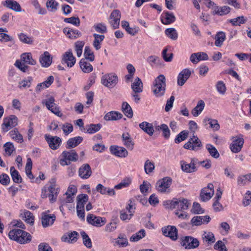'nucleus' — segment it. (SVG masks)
<instances>
[{
    "label": "nucleus",
    "mask_w": 251,
    "mask_h": 251,
    "mask_svg": "<svg viewBox=\"0 0 251 251\" xmlns=\"http://www.w3.org/2000/svg\"><path fill=\"white\" fill-rule=\"evenodd\" d=\"M49 183V185H46L42 189L41 197L43 199L49 198L50 202L53 203L56 201L60 190L56 184L55 178L51 179Z\"/></svg>",
    "instance_id": "obj_1"
},
{
    "label": "nucleus",
    "mask_w": 251,
    "mask_h": 251,
    "mask_svg": "<svg viewBox=\"0 0 251 251\" xmlns=\"http://www.w3.org/2000/svg\"><path fill=\"white\" fill-rule=\"evenodd\" d=\"M166 90V79L164 75H160L154 80L152 91L156 97L163 96Z\"/></svg>",
    "instance_id": "obj_2"
},
{
    "label": "nucleus",
    "mask_w": 251,
    "mask_h": 251,
    "mask_svg": "<svg viewBox=\"0 0 251 251\" xmlns=\"http://www.w3.org/2000/svg\"><path fill=\"white\" fill-rule=\"evenodd\" d=\"M78 160V155L75 150L70 151H63L61 154V158L60 163L62 166H66L70 164L71 162H75Z\"/></svg>",
    "instance_id": "obj_3"
},
{
    "label": "nucleus",
    "mask_w": 251,
    "mask_h": 251,
    "mask_svg": "<svg viewBox=\"0 0 251 251\" xmlns=\"http://www.w3.org/2000/svg\"><path fill=\"white\" fill-rule=\"evenodd\" d=\"M172 179L170 177H165L158 180L156 183V190L161 193H169Z\"/></svg>",
    "instance_id": "obj_4"
},
{
    "label": "nucleus",
    "mask_w": 251,
    "mask_h": 251,
    "mask_svg": "<svg viewBox=\"0 0 251 251\" xmlns=\"http://www.w3.org/2000/svg\"><path fill=\"white\" fill-rule=\"evenodd\" d=\"M180 244L185 249H192L198 247L200 243L197 238L187 236L182 238Z\"/></svg>",
    "instance_id": "obj_5"
},
{
    "label": "nucleus",
    "mask_w": 251,
    "mask_h": 251,
    "mask_svg": "<svg viewBox=\"0 0 251 251\" xmlns=\"http://www.w3.org/2000/svg\"><path fill=\"white\" fill-rule=\"evenodd\" d=\"M18 124V118L13 115L3 119V122L1 125V129L4 132H7L11 128L15 127Z\"/></svg>",
    "instance_id": "obj_6"
},
{
    "label": "nucleus",
    "mask_w": 251,
    "mask_h": 251,
    "mask_svg": "<svg viewBox=\"0 0 251 251\" xmlns=\"http://www.w3.org/2000/svg\"><path fill=\"white\" fill-rule=\"evenodd\" d=\"M54 99L52 97H49L43 101L42 103L45 104L47 108L56 116L61 117L63 114L59 110V107L54 103Z\"/></svg>",
    "instance_id": "obj_7"
},
{
    "label": "nucleus",
    "mask_w": 251,
    "mask_h": 251,
    "mask_svg": "<svg viewBox=\"0 0 251 251\" xmlns=\"http://www.w3.org/2000/svg\"><path fill=\"white\" fill-rule=\"evenodd\" d=\"M118 81L117 76L112 74L104 75L101 78L102 84L109 88L114 87L117 84Z\"/></svg>",
    "instance_id": "obj_8"
},
{
    "label": "nucleus",
    "mask_w": 251,
    "mask_h": 251,
    "mask_svg": "<svg viewBox=\"0 0 251 251\" xmlns=\"http://www.w3.org/2000/svg\"><path fill=\"white\" fill-rule=\"evenodd\" d=\"M202 146L201 142L199 138L193 134L188 142L184 145V148L186 149L192 151H197Z\"/></svg>",
    "instance_id": "obj_9"
},
{
    "label": "nucleus",
    "mask_w": 251,
    "mask_h": 251,
    "mask_svg": "<svg viewBox=\"0 0 251 251\" xmlns=\"http://www.w3.org/2000/svg\"><path fill=\"white\" fill-rule=\"evenodd\" d=\"M232 143L230 145V148L232 152L238 153L241 150L244 143V140L242 136L239 137H233Z\"/></svg>",
    "instance_id": "obj_10"
},
{
    "label": "nucleus",
    "mask_w": 251,
    "mask_h": 251,
    "mask_svg": "<svg viewBox=\"0 0 251 251\" xmlns=\"http://www.w3.org/2000/svg\"><path fill=\"white\" fill-rule=\"evenodd\" d=\"M214 194V186L212 183H209L206 187L203 188L201 193V199L202 201L209 200Z\"/></svg>",
    "instance_id": "obj_11"
},
{
    "label": "nucleus",
    "mask_w": 251,
    "mask_h": 251,
    "mask_svg": "<svg viewBox=\"0 0 251 251\" xmlns=\"http://www.w3.org/2000/svg\"><path fill=\"white\" fill-rule=\"evenodd\" d=\"M162 232L164 236L170 237L173 241L177 239V230L174 226H165L162 228Z\"/></svg>",
    "instance_id": "obj_12"
},
{
    "label": "nucleus",
    "mask_w": 251,
    "mask_h": 251,
    "mask_svg": "<svg viewBox=\"0 0 251 251\" xmlns=\"http://www.w3.org/2000/svg\"><path fill=\"white\" fill-rule=\"evenodd\" d=\"M192 72L189 69L182 70L177 76V85L180 86H183L191 76Z\"/></svg>",
    "instance_id": "obj_13"
},
{
    "label": "nucleus",
    "mask_w": 251,
    "mask_h": 251,
    "mask_svg": "<svg viewBox=\"0 0 251 251\" xmlns=\"http://www.w3.org/2000/svg\"><path fill=\"white\" fill-rule=\"evenodd\" d=\"M121 12L119 10H113L109 16V23L114 29L118 28L120 25Z\"/></svg>",
    "instance_id": "obj_14"
},
{
    "label": "nucleus",
    "mask_w": 251,
    "mask_h": 251,
    "mask_svg": "<svg viewBox=\"0 0 251 251\" xmlns=\"http://www.w3.org/2000/svg\"><path fill=\"white\" fill-rule=\"evenodd\" d=\"M45 139L49 144L50 148L53 150L57 149L61 143V138L57 136L45 135Z\"/></svg>",
    "instance_id": "obj_15"
},
{
    "label": "nucleus",
    "mask_w": 251,
    "mask_h": 251,
    "mask_svg": "<svg viewBox=\"0 0 251 251\" xmlns=\"http://www.w3.org/2000/svg\"><path fill=\"white\" fill-rule=\"evenodd\" d=\"M87 221L91 225L96 226H101L105 223V221L100 217H97L93 214H88L87 217Z\"/></svg>",
    "instance_id": "obj_16"
},
{
    "label": "nucleus",
    "mask_w": 251,
    "mask_h": 251,
    "mask_svg": "<svg viewBox=\"0 0 251 251\" xmlns=\"http://www.w3.org/2000/svg\"><path fill=\"white\" fill-rule=\"evenodd\" d=\"M210 218L209 216H196L191 220V225L192 226H199L202 224H206L210 222Z\"/></svg>",
    "instance_id": "obj_17"
},
{
    "label": "nucleus",
    "mask_w": 251,
    "mask_h": 251,
    "mask_svg": "<svg viewBox=\"0 0 251 251\" xmlns=\"http://www.w3.org/2000/svg\"><path fill=\"white\" fill-rule=\"evenodd\" d=\"M197 160L194 158L191 159L190 163H187L184 161H181L180 164L181 169L186 173H192L196 171V164Z\"/></svg>",
    "instance_id": "obj_18"
},
{
    "label": "nucleus",
    "mask_w": 251,
    "mask_h": 251,
    "mask_svg": "<svg viewBox=\"0 0 251 251\" xmlns=\"http://www.w3.org/2000/svg\"><path fill=\"white\" fill-rule=\"evenodd\" d=\"M110 151L112 154L118 157H126L128 155V151L124 147L111 146Z\"/></svg>",
    "instance_id": "obj_19"
},
{
    "label": "nucleus",
    "mask_w": 251,
    "mask_h": 251,
    "mask_svg": "<svg viewBox=\"0 0 251 251\" xmlns=\"http://www.w3.org/2000/svg\"><path fill=\"white\" fill-rule=\"evenodd\" d=\"M92 170L88 164L82 165L78 170V175L82 179H87L92 175Z\"/></svg>",
    "instance_id": "obj_20"
},
{
    "label": "nucleus",
    "mask_w": 251,
    "mask_h": 251,
    "mask_svg": "<svg viewBox=\"0 0 251 251\" xmlns=\"http://www.w3.org/2000/svg\"><path fill=\"white\" fill-rule=\"evenodd\" d=\"M42 224L44 227H48L51 226L54 221L56 217L54 214L49 215L45 212L42 213Z\"/></svg>",
    "instance_id": "obj_21"
},
{
    "label": "nucleus",
    "mask_w": 251,
    "mask_h": 251,
    "mask_svg": "<svg viewBox=\"0 0 251 251\" xmlns=\"http://www.w3.org/2000/svg\"><path fill=\"white\" fill-rule=\"evenodd\" d=\"M190 61L192 63H198L201 61L207 60L208 56L207 54L203 52L192 53L190 58Z\"/></svg>",
    "instance_id": "obj_22"
},
{
    "label": "nucleus",
    "mask_w": 251,
    "mask_h": 251,
    "mask_svg": "<svg viewBox=\"0 0 251 251\" xmlns=\"http://www.w3.org/2000/svg\"><path fill=\"white\" fill-rule=\"evenodd\" d=\"M3 5L6 7L16 12H19L21 11V7L20 5L15 0H6L3 2Z\"/></svg>",
    "instance_id": "obj_23"
},
{
    "label": "nucleus",
    "mask_w": 251,
    "mask_h": 251,
    "mask_svg": "<svg viewBox=\"0 0 251 251\" xmlns=\"http://www.w3.org/2000/svg\"><path fill=\"white\" fill-rule=\"evenodd\" d=\"M77 236L78 233L74 231L64 234L61 238V240L64 242L73 243L76 241Z\"/></svg>",
    "instance_id": "obj_24"
},
{
    "label": "nucleus",
    "mask_w": 251,
    "mask_h": 251,
    "mask_svg": "<svg viewBox=\"0 0 251 251\" xmlns=\"http://www.w3.org/2000/svg\"><path fill=\"white\" fill-rule=\"evenodd\" d=\"M161 21L164 25H169L176 21V17L172 13L164 12L162 14Z\"/></svg>",
    "instance_id": "obj_25"
},
{
    "label": "nucleus",
    "mask_w": 251,
    "mask_h": 251,
    "mask_svg": "<svg viewBox=\"0 0 251 251\" xmlns=\"http://www.w3.org/2000/svg\"><path fill=\"white\" fill-rule=\"evenodd\" d=\"M176 210L178 211H183L187 210L190 205V203L187 199L184 198L177 199L176 201Z\"/></svg>",
    "instance_id": "obj_26"
},
{
    "label": "nucleus",
    "mask_w": 251,
    "mask_h": 251,
    "mask_svg": "<svg viewBox=\"0 0 251 251\" xmlns=\"http://www.w3.org/2000/svg\"><path fill=\"white\" fill-rule=\"evenodd\" d=\"M231 9V8L227 5L221 7L217 6L214 8V11H213L212 14L224 16L229 13Z\"/></svg>",
    "instance_id": "obj_27"
},
{
    "label": "nucleus",
    "mask_w": 251,
    "mask_h": 251,
    "mask_svg": "<svg viewBox=\"0 0 251 251\" xmlns=\"http://www.w3.org/2000/svg\"><path fill=\"white\" fill-rule=\"evenodd\" d=\"M251 182V173H249L245 175H240L238 176L237 183L238 185L243 186L247 185Z\"/></svg>",
    "instance_id": "obj_28"
},
{
    "label": "nucleus",
    "mask_w": 251,
    "mask_h": 251,
    "mask_svg": "<svg viewBox=\"0 0 251 251\" xmlns=\"http://www.w3.org/2000/svg\"><path fill=\"white\" fill-rule=\"evenodd\" d=\"M139 127L150 136H152L154 133V128L152 124L143 122L139 124Z\"/></svg>",
    "instance_id": "obj_29"
},
{
    "label": "nucleus",
    "mask_w": 251,
    "mask_h": 251,
    "mask_svg": "<svg viewBox=\"0 0 251 251\" xmlns=\"http://www.w3.org/2000/svg\"><path fill=\"white\" fill-rule=\"evenodd\" d=\"M131 88L135 93H140L142 92L143 89V84L141 80L139 77H136L134 81L131 84Z\"/></svg>",
    "instance_id": "obj_30"
},
{
    "label": "nucleus",
    "mask_w": 251,
    "mask_h": 251,
    "mask_svg": "<svg viewBox=\"0 0 251 251\" xmlns=\"http://www.w3.org/2000/svg\"><path fill=\"white\" fill-rule=\"evenodd\" d=\"M122 140L124 144L129 150H132L134 147V143L128 133H124L122 135Z\"/></svg>",
    "instance_id": "obj_31"
},
{
    "label": "nucleus",
    "mask_w": 251,
    "mask_h": 251,
    "mask_svg": "<svg viewBox=\"0 0 251 251\" xmlns=\"http://www.w3.org/2000/svg\"><path fill=\"white\" fill-rule=\"evenodd\" d=\"M63 32L66 34L69 38L75 39L80 37L81 35L80 32L77 30H75L70 29L69 28H64L63 29Z\"/></svg>",
    "instance_id": "obj_32"
},
{
    "label": "nucleus",
    "mask_w": 251,
    "mask_h": 251,
    "mask_svg": "<svg viewBox=\"0 0 251 251\" xmlns=\"http://www.w3.org/2000/svg\"><path fill=\"white\" fill-rule=\"evenodd\" d=\"M122 118V114L115 111L108 112L104 117V119L106 121H116Z\"/></svg>",
    "instance_id": "obj_33"
},
{
    "label": "nucleus",
    "mask_w": 251,
    "mask_h": 251,
    "mask_svg": "<svg viewBox=\"0 0 251 251\" xmlns=\"http://www.w3.org/2000/svg\"><path fill=\"white\" fill-rule=\"evenodd\" d=\"M83 140V138L81 136H77L74 138L69 139L67 142V147L68 149L73 148L79 145Z\"/></svg>",
    "instance_id": "obj_34"
},
{
    "label": "nucleus",
    "mask_w": 251,
    "mask_h": 251,
    "mask_svg": "<svg viewBox=\"0 0 251 251\" xmlns=\"http://www.w3.org/2000/svg\"><path fill=\"white\" fill-rule=\"evenodd\" d=\"M53 80V77L50 76L46 81L37 85L36 88V91L40 92L42 89L49 87L52 83Z\"/></svg>",
    "instance_id": "obj_35"
},
{
    "label": "nucleus",
    "mask_w": 251,
    "mask_h": 251,
    "mask_svg": "<svg viewBox=\"0 0 251 251\" xmlns=\"http://www.w3.org/2000/svg\"><path fill=\"white\" fill-rule=\"evenodd\" d=\"M204 102L202 100L198 101L197 106L192 110V114L194 117L198 116L204 109Z\"/></svg>",
    "instance_id": "obj_36"
},
{
    "label": "nucleus",
    "mask_w": 251,
    "mask_h": 251,
    "mask_svg": "<svg viewBox=\"0 0 251 251\" xmlns=\"http://www.w3.org/2000/svg\"><path fill=\"white\" fill-rule=\"evenodd\" d=\"M9 134L10 137L17 142L19 143H22L23 142L24 140L23 136L19 133L18 130L17 128H14L11 130Z\"/></svg>",
    "instance_id": "obj_37"
},
{
    "label": "nucleus",
    "mask_w": 251,
    "mask_h": 251,
    "mask_svg": "<svg viewBox=\"0 0 251 251\" xmlns=\"http://www.w3.org/2000/svg\"><path fill=\"white\" fill-rule=\"evenodd\" d=\"M76 208H84V205L88 201V196L86 194L79 195L77 197Z\"/></svg>",
    "instance_id": "obj_38"
},
{
    "label": "nucleus",
    "mask_w": 251,
    "mask_h": 251,
    "mask_svg": "<svg viewBox=\"0 0 251 251\" xmlns=\"http://www.w3.org/2000/svg\"><path fill=\"white\" fill-rule=\"evenodd\" d=\"M20 238L18 239V243L20 244H26L29 242L31 240L30 234L25 231L22 230Z\"/></svg>",
    "instance_id": "obj_39"
},
{
    "label": "nucleus",
    "mask_w": 251,
    "mask_h": 251,
    "mask_svg": "<svg viewBox=\"0 0 251 251\" xmlns=\"http://www.w3.org/2000/svg\"><path fill=\"white\" fill-rule=\"evenodd\" d=\"M94 40L93 41V46L96 50H99L101 47V43L104 39L103 35H100L96 33L94 34Z\"/></svg>",
    "instance_id": "obj_40"
},
{
    "label": "nucleus",
    "mask_w": 251,
    "mask_h": 251,
    "mask_svg": "<svg viewBox=\"0 0 251 251\" xmlns=\"http://www.w3.org/2000/svg\"><path fill=\"white\" fill-rule=\"evenodd\" d=\"M115 243L120 247H125L127 246L128 242L126 236L124 234H120L116 239Z\"/></svg>",
    "instance_id": "obj_41"
},
{
    "label": "nucleus",
    "mask_w": 251,
    "mask_h": 251,
    "mask_svg": "<svg viewBox=\"0 0 251 251\" xmlns=\"http://www.w3.org/2000/svg\"><path fill=\"white\" fill-rule=\"evenodd\" d=\"M215 45L216 47H221L226 39V34L223 31L218 32L215 37Z\"/></svg>",
    "instance_id": "obj_42"
},
{
    "label": "nucleus",
    "mask_w": 251,
    "mask_h": 251,
    "mask_svg": "<svg viewBox=\"0 0 251 251\" xmlns=\"http://www.w3.org/2000/svg\"><path fill=\"white\" fill-rule=\"evenodd\" d=\"M10 171L13 181L17 183H21L22 181V178L18 172L15 170V168L13 166L11 167Z\"/></svg>",
    "instance_id": "obj_43"
},
{
    "label": "nucleus",
    "mask_w": 251,
    "mask_h": 251,
    "mask_svg": "<svg viewBox=\"0 0 251 251\" xmlns=\"http://www.w3.org/2000/svg\"><path fill=\"white\" fill-rule=\"evenodd\" d=\"M34 61L32 58L31 53L30 52L23 53L21 55V61L17 60L15 63H32Z\"/></svg>",
    "instance_id": "obj_44"
},
{
    "label": "nucleus",
    "mask_w": 251,
    "mask_h": 251,
    "mask_svg": "<svg viewBox=\"0 0 251 251\" xmlns=\"http://www.w3.org/2000/svg\"><path fill=\"white\" fill-rule=\"evenodd\" d=\"M146 235L145 230L143 229L133 234L130 238V241L132 242H137L144 238Z\"/></svg>",
    "instance_id": "obj_45"
},
{
    "label": "nucleus",
    "mask_w": 251,
    "mask_h": 251,
    "mask_svg": "<svg viewBox=\"0 0 251 251\" xmlns=\"http://www.w3.org/2000/svg\"><path fill=\"white\" fill-rule=\"evenodd\" d=\"M101 127V125L90 124L86 126V132L89 134H94L99 131Z\"/></svg>",
    "instance_id": "obj_46"
},
{
    "label": "nucleus",
    "mask_w": 251,
    "mask_h": 251,
    "mask_svg": "<svg viewBox=\"0 0 251 251\" xmlns=\"http://www.w3.org/2000/svg\"><path fill=\"white\" fill-rule=\"evenodd\" d=\"M62 60L65 63H75V58L70 50L63 54Z\"/></svg>",
    "instance_id": "obj_47"
},
{
    "label": "nucleus",
    "mask_w": 251,
    "mask_h": 251,
    "mask_svg": "<svg viewBox=\"0 0 251 251\" xmlns=\"http://www.w3.org/2000/svg\"><path fill=\"white\" fill-rule=\"evenodd\" d=\"M202 238L203 241L208 244H211L215 242V236L211 232H204L202 234Z\"/></svg>",
    "instance_id": "obj_48"
},
{
    "label": "nucleus",
    "mask_w": 251,
    "mask_h": 251,
    "mask_svg": "<svg viewBox=\"0 0 251 251\" xmlns=\"http://www.w3.org/2000/svg\"><path fill=\"white\" fill-rule=\"evenodd\" d=\"M22 217L25 218V222L30 225L34 223V216L30 211L25 210L23 213H22Z\"/></svg>",
    "instance_id": "obj_49"
},
{
    "label": "nucleus",
    "mask_w": 251,
    "mask_h": 251,
    "mask_svg": "<svg viewBox=\"0 0 251 251\" xmlns=\"http://www.w3.org/2000/svg\"><path fill=\"white\" fill-rule=\"evenodd\" d=\"M165 34L173 40H176L178 37L176 30L174 28H168L165 31Z\"/></svg>",
    "instance_id": "obj_50"
},
{
    "label": "nucleus",
    "mask_w": 251,
    "mask_h": 251,
    "mask_svg": "<svg viewBox=\"0 0 251 251\" xmlns=\"http://www.w3.org/2000/svg\"><path fill=\"white\" fill-rule=\"evenodd\" d=\"M122 109L125 114L128 118L133 117V111L130 106L126 102H124L122 104Z\"/></svg>",
    "instance_id": "obj_51"
},
{
    "label": "nucleus",
    "mask_w": 251,
    "mask_h": 251,
    "mask_svg": "<svg viewBox=\"0 0 251 251\" xmlns=\"http://www.w3.org/2000/svg\"><path fill=\"white\" fill-rule=\"evenodd\" d=\"M21 232L22 229H14L11 230L8 234L9 237L10 239L18 242V239L20 238Z\"/></svg>",
    "instance_id": "obj_52"
},
{
    "label": "nucleus",
    "mask_w": 251,
    "mask_h": 251,
    "mask_svg": "<svg viewBox=\"0 0 251 251\" xmlns=\"http://www.w3.org/2000/svg\"><path fill=\"white\" fill-rule=\"evenodd\" d=\"M58 3L55 0H48L46 2V6L49 11L54 12L58 8Z\"/></svg>",
    "instance_id": "obj_53"
},
{
    "label": "nucleus",
    "mask_w": 251,
    "mask_h": 251,
    "mask_svg": "<svg viewBox=\"0 0 251 251\" xmlns=\"http://www.w3.org/2000/svg\"><path fill=\"white\" fill-rule=\"evenodd\" d=\"M80 234L83 239L84 245L88 248L90 249L92 247L91 239L85 231H81Z\"/></svg>",
    "instance_id": "obj_54"
},
{
    "label": "nucleus",
    "mask_w": 251,
    "mask_h": 251,
    "mask_svg": "<svg viewBox=\"0 0 251 251\" xmlns=\"http://www.w3.org/2000/svg\"><path fill=\"white\" fill-rule=\"evenodd\" d=\"M177 199H173L172 200H168L163 201V205L166 209H173L176 208Z\"/></svg>",
    "instance_id": "obj_55"
},
{
    "label": "nucleus",
    "mask_w": 251,
    "mask_h": 251,
    "mask_svg": "<svg viewBox=\"0 0 251 251\" xmlns=\"http://www.w3.org/2000/svg\"><path fill=\"white\" fill-rule=\"evenodd\" d=\"M84 55L86 59L89 60L91 62H92L94 60L95 56L93 51L88 46H86L85 47Z\"/></svg>",
    "instance_id": "obj_56"
},
{
    "label": "nucleus",
    "mask_w": 251,
    "mask_h": 251,
    "mask_svg": "<svg viewBox=\"0 0 251 251\" xmlns=\"http://www.w3.org/2000/svg\"><path fill=\"white\" fill-rule=\"evenodd\" d=\"M209 153L214 158H218L219 157V153L215 147L211 144H207L206 146Z\"/></svg>",
    "instance_id": "obj_57"
},
{
    "label": "nucleus",
    "mask_w": 251,
    "mask_h": 251,
    "mask_svg": "<svg viewBox=\"0 0 251 251\" xmlns=\"http://www.w3.org/2000/svg\"><path fill=\"white\" fill-rule=\"evenodd\" d=\"M40 63H51L52 57L48 51H45L40 57Z\"/></svg>",
    "instance_id": "obj_58"
},
{
    "label": "nucleus",
    "mask_w": 251,
    "mask_h": 251,
    "mask_svg": "<svg viewBox=\"0 0 251 251\" xmlns=\"http://www.w3.org/2000/svg\"><path fill=\"white\" fill-rule=\"evenodd\" d=\"M154 163L149 159L147 160L144 164V169L146 173L149 174L153 172L154 169Z\"/></svg>",
    "instance_id": "obj_59"
},
{
    "label": "nucleus",
    "mask_w": 251,
    "mask_h": 251,
    "mask_svg": "<svg viewBox=\"0 0 251 251\" xmlns=\"http://www.w3.org/2000/svg\"><path fill=\"white\" fill-rule=\"evenodd\" d=\"M93 28L95 31L100 33L103 34L107 31L106 25L102 23H97L93 25Z\"/></svg>",
    "instance_id": "obj_60"
},
{
    "label": "nucleus",
    "mask_w": 251,
    "mask_h": 251,
    "mask_svg": "<svg viewBox=\"0 0 251 251\" xmlns=\"http://www.w3.org/2000/svg\"><path fill=\"white\" fill-rule=\"evenodd\" d=\"M188 131L183 130L179 133L176 138L175 142L176 143H179L181 141L185 140L188 136Z\"/></svg>",
    "instance_id": "obj_61"
},
{
    "label": "nucleus",
    "mask_w": 251,
    "mask_h": 251,
    "mask_svg": "<svg viewBox=\"0 0 251 251\" xmlns=\"http://www.w3.org/2000/svg\"><path fill=\"white\" fill-rule=\"evenodd\" d=\"M3 148L5 154L8 156H10L13 151H15L14 146L11 142H8L6 143L4 145Z\"/></svg>",
    "instance_id": "obj_62"
},
{
    "label": "nucleus",
    "mask_w": 251,
    "mask_h": 251,
    "mask_svg": "<svg viewBox=\"0 0 251 251\" xmlns=\"http://www.w3.org/2000/svg\"><path fill=\"white\" fill-rule=\"evenodd\" d=\"M84 45L83 41H77L75 43V51L77 56L80 57L82 53V49Z\"/></svg>",
    "instance_id": "obj_63"
},
{
    "label": "nucleus",
    "mask_w": 251,
    "mask_h": 251,
    "mask_svg": "<svg viewBox=\"0 0 251 251\" xmlns=\"http://www.w3.org/2000/svg\"><path fill=\"white\" fill-rule=\"evenodd\" d=\"M216 87L218 92L222 95L226 93V88L224 82L222 81H219L216 84Z\"/></svg>",
    "instance_id": "obj_64"
}]
</instances>
